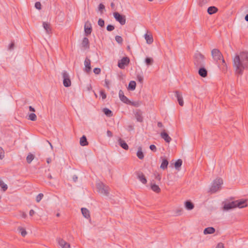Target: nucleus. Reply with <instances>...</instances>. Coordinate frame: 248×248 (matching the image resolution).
I'll return each mask as SVG.
<instances>
[{
  "label": "nucleus",
  "mask_w": 248,
  "mask_h": 248,
  "mask_svg": "<svg viewBox=\"0 0 248 248\" xmlns=\"http://www.w3.org/2000/svg\"><path fill=\"white\" fill-rule=\"evenodd\" d=\"M183 161L181 159H178L174 164V166L176 170H180V168L182 165Z\"/></svg>",
  "instance_id": "nucleus-32"
},
{
  "label": "nucleus",
  "mask_w": 248,
  "mask_h": 248,
  "mask_svg": "<svg viewBox=\"0 0 248 248\" xmlns=\"http://www.w3.org/2000/svg\"><path fill=\"white\" fill-rule=\"evenodd\" d=\"M35 7L36 9L38 10L41 9V4L40 2H36L35 3Z\"/></svg>",
  "instance_id": "nucleus-49"
},
{
  "label": "nucleus",
  "mask_w": 248,
  "mask_h": 248,
  "mask_svg": "<svg viewBox=\"0 0 248 248\" xmlns=\"http://www.w3.org/2000/svg\"><path fill=\"white\" fill-rule=\"evenodd\" d=\"M15 47V43L14 42H12L8 46L9 50L13 49Z\"/></svg>",
  "instance_id": "nucleus-52"
},
{
  "label": "nucleus",
  "mask_w": 248,
  "mask_h": 248,
  "mask_svg": "<svg viewBox=\"0 0 248 248\" xmlns=\"http://www.w3.org/2000/svg\"><path fill=\"white\" fill-rule=\"evenodd\" d=\"M80 144L82 146H84L88 145V142L87 141V138L85 136L83 135L80 139Z\"/></svg>",
  "instance_id": "nucleus-27"
},
{
  "label": "nucleus",
  "mask_w": 248,
  "mask_h": 248,
  "mask_svg": "<svg viewBox=\"0 0 248 248\" xmlns=\"http://www.w3.org/2000/svg\"><path fill=\"white\" fill-rule=\"evenodd\" d=\"M103 112L108 117H111L113 115L112 112L108 108H104Z\"/></svg>",
  "instance_id": "nucleus-33"
},
{
  "label": "nucleus",
  "mask_w": 248,
  "mask_h": 248,
  "mask_svg": "<svg viewBox=\"0 0 248 248\" xmlns=\"http://www.w3.org/2000/svg\"><path fill=\"white\" fill-rule=\"evenodd\" d=\"M185 206L187 210H192L194 208L193 203L190 201H186L185 202Z\"/></svg>",
  "instance_id": "nucleus-30"
},
{
  "label": "nucleus",
  "mask_w": 248,
  "mask_h": 248,
  "mask_svg": "<svg viewBox=\"0 0 248 248\" xmlns=\"http://www.w3.org/2000/svg\"><path fill=\"white\" fill-rule=\"evenodd\" d=\"M110 6H111V8H112V9L114 8L115 5H114V3L113 2H111V3Z\"/></svg>",
  "instance_id": "nucleus-63"
},
{
  "label": "nucleus",
  "mask_w": 248,
  "mask_h": 248,
  "mask_svg": "<svg viewBox=\"0 0 248 248\" xmlns=\"http://www.w3.org/2000/svg\"><path fill=\"white\" fill-rule=\"evenodd\" d=\"M51 162V159L50 158H47L46 159V162L49 164Z\"/></svg>",
  "instance_id": "nucleus-62"
},
{
  "label": "nucleus",
  "mask_w": 248,
  "mask_h": 248,
  "mask_svg": "<svg viewBox=\"0 0 248 248\" xmlns=\"http://www.w3.org/2000/svg\"><path fill=\"white\" fill-rule=\"evenodd\" d=\"M93 72L95 74H99L101 72V69L99 68H95L94 69H93Z\"/></svg>",
  "instance_id": "nucleus-51"
},
{
  "label": "nucleus",
  "mask_w": 248,
  "mask_h": 248,
  "mask_svg": "<svg viewBox=\"0 0 248 248\" xmlns=\"http://www.w3.org/2000/svg\"><path fill=\"white\" fill-rule=\"evenodd\" d=\"M130 62L129 58L127 57H123L121 60L119 61L118 66L121 69H124L125 66L127 65Z\"/></svg>",
  "instance_id": "nucleus-8"
},
{
  "label": "nucleus",
  "mask_w": 248,
  "mask_h": 248,
  "mask_svg": "<svg viewBox=\"0 0 248 248\" xmlns=\"http://www.w3.org/2000/svg\"><path fill=\"white\" fill-rule=\"evenodd\" d=\"M157 126L159 127H162L163 126L162 123L161 122H160L157 123Z\"/></svg>",
  "instance_id": "nucleus-58"
},
{
  "label": "nucleus",
  "mask_w": 248,
  "mask_h": 248,
  "mask_svg": "<svg viewBox=\"0 0 248 248\" xmlns=\"http://www.w3.org/2000/svg\"><path fill=\"white\" fill-rule=\"evenodd\" d=\"M96 187L98 192L106 196H108V195L109 188L108 186H105L103 183L98 184Z\"/></svg>",
  "instance_id": "nucleus-5"
},
{
  "label": "nucleus",
  "mask_w": 248,
  "mask_h": 248,
  "mask_svg": "<svg viewBox=\"0 0 248 248\" xmlns=\"http://www.w3.org/2000/svg\"><path fill=\"white\" fill-rule=\"evenodd\" d=\"M43 26L44 29L46 30V32L47 33H49L51 31V28L50 26V24L47 22H44L43 23Z\"/></svg>",
  "instance_id": "nucleus-26"
},
{
  "label": "nucleus",
  "mask_w": 248,
  "mask_h": 248,
  "mask_svg": "<svg viewBox=\"0 0 248 248\" xmlns=\"http://www.w3.org/2000/svg\"><path fill=\"white\" fill-rule=\"evenodd\" d=\"M128 102L129 103H127L126 104H129L136 107H138L140 105V103L139 101L131 102L129 100Z\"/></svg>",
  "instance_id": "nucleus-39"
},
{
  "label": "nucleus",
  "mask_w": 248,
  "mask_h": 248,
  "mask_svg": "<svg viewBox=\"0 0 248 248\" xmlns=\"http://www.w3.org/2000/svg\"><path fill=\"white\" fill-rule=\"evenodd\" d=\"M35 213V212L33 210L31 209L30 211L29 214L30 216H32Z\"/></svg>",
  "instance_id": "nucleus-57"
},
{
  "label": "nucleus",
  "mask_w": 248,
  "mask_h": 248,
  "mask_svg": "<svg viewBox=\"0 0 248 248\" xmlns=\"http://www.w3.org/2000/svg\"><path fill=\"white\" fill-rule=\"evenodd\" d=\"M233 65L235 74L241 76L244 69H248V52L243 51L236 55L233 59Z\"/></svg>",
  "instance_id": "nucleus-1"
},
{
  "label": "nucleus",
  "mask_w": 248,
  "mask_h": 248,
  "mask_svg": "<svg viewBox=\"0 0 248 248\" xmlns=\"http://www.w3.org/2000/svg\"><path fill=\"white\" fill-rule=\"evenodd\" d=\"M0 186L1 187L3 191H5L8 188L7 185L4 184L1 180H0Z\"/></svg>",
  "instance_id": "nucleus-37"
},
{
  "label": "nucleus",
  "mask_w": 248,
  "mask_h": 248,
  "mask_svg": "<svg viewBox=\"0 0 248 248\" xmlns=\"http://www.w3.org/2000/svg\"><path fill=\"white\" fill-rule=\"evenodd\" d=\"M119 96L120 100L124 103L127 104L128 102L129 99L124 95L123 91L121 90L119 91Z\"/></svg>",
  "instance_id": "nucleus-16"
},
{
  "label": "nucleus",
  "mask_w": 248,
  "mask_h": 248,
  "mask_svg": "<svg viewBox=\"0 0 248 248\" xmlns=\"http://www.w3.org/2000/svg\"><path fill=\"white\" fill-rule=\"evenodd\" d=\"M135 116L137 121L142 122L143 121L142 112L140 110H137L135 113Z\"/></svg>",
  "instance_id": "nucleus-15"
},
{
  "label": "nucleus",
  "mask_w": 248,
  "mask_h": 248,
  "mask_svg": "<svg viewBox=\"0 0 248 248\" xmlns=\"http://www.w3.org/2000/svg\"><path fill=\"white\" fill-rule=\"evenodd\" d=\"M85 34L86 36L91 34L92 31V27L91 24L89 21H87L84 25Z\"/></svg>",
  "instance_id": "nucleus-9"
},
{
  "label": "nucleus",
  "mask_w": 248,
  "mask_h": 248,
  "mask_svg": "<svg viewBox=\"0 0 248 248\" xmlns=\"http://www.w3.org/2000/svg\"><path fill=\"white\" fill-rule=\"evenodd\" d=\"M18 230L21 233V234L22 236L25 237L27 233L26 230L24 228L21 227H19L18 228Z\"/></svg>",
  "instance_id": "nucleus-36"
},
{
  "label": "nucleus",
  "mask_w": 248,
  "mask_h": 248,
  "mask_svg": "<svg viewBox=\"0 0 248 248\" xmlns=\"http://www.w3.org/2000/svg\"><path fill=\"white\" fill-rule=\"evenodd\" d=\"M82 46L84 48H89V39L87 37H84L83 39L82 43Z\"/></svg>",
  "instance_id": "nucleus-25"
},
{
  "label": "nucleus",
  "mask_w": 248,
  "mask_h": 248,
  "mask_svg": "<svg viewBox=\"0 0 248 248\" xmlns=\"http://www.w3.org/2000/svg\"><path fill=\"white\" fill-rule=\"evenodd\" d=\"M160 136L167 143H170L171 140V138L169 136L165 130H163L161 132Z\"/></svg>",
  "instance_id": "nucleus-11"
},
{
  "label": "nucleus",
  "mask_w": 248,
  "mask_h": 248,
  "mask_svg": "<svg viewBox=\"0 0 248 248\" xmlns=\"http://www.w3.org/2000/svg\"><path fill=\"white\" fill-rule=\"evenodd\" d=\"M73 179L74 182H76L78 180V177L76 175H74L73 177Z\"/></svg>",
  "instance_id": "nucleus-61"
},
{
  "label": "nucleus",
  "mask_w": 248,
  "mask_h": 248,
  "mask_svg": "<svg viewBox=\"0 0 248 248\" xmlns=\"http://www.w3.org/2000/svg\"><path fill=\"white\" fill-rule=\"evenodd\" d=\"M84 65L85 67V71L86 72H89L91 70V61L88 58H86L84 61Z\"/></svg>",
  "instance_id": "nucleus-19"
},
{
  "label": "nucleus",
  "mask_w": 248,
  "mask_h": 248,
  "mask_svg": "<svg viewBox=\"0 0 248 248\" xmlns=\"http://www.w3.org/2000/svg\"><path fill=\"white\" fill-rule=\"evenodd\" d=\"M29 110L31 111H33V112L35 111V109L33 107H32L31 106H30L29 107Z\"/></svg>",
  "instance_id": "nucleus-60"
},
{
  "label": "nucleus",
  "mask_w": 248,
  "mask_h": 248,
  "mask_svg": "<svg viewBox=\"0 0 248 248\" xmlns=\"http://www.w3.org/2000/svg\"><path fill=\"white\" fill-rule=\"evenodd\" d=\"M115 40L117 42H118L119 44H122L123 41L122 37L119 35H117L115 36Z\"/></svg>",
  "instance_id": "nucleus-42"
},
{
  "label": "nucleus",
  "mask_w": 248,
  "mask_h": 248,
  "mask_svg": "<svg viewBox=\"0 0 248 248\" xmlns=\"http://www.w3.org/2000/svg\"><path fill=\"white\" fill-rule=\"evenodd\" d=\"M34 158V156L32 154L30 153L28 156H27L26 160L27 162L30 164L31 162V161L33 160Z\"/></svg>",
  "instance_id": "nucleus-34"
},
{
  "label": "nucleus",
  "mask_w": 248,
  "mask_h": 248,
  "mask_svg": "<svg viewBox=\"0 0 248 248\" xmlns=\"http://www.w3.org/2000/svg\"><path fill=\"white\" fill-rule=\"evenodd\" d=\"M145 62L147 65H150L153 64L154 60L152 58L147 57L145 60Z\"/></svg>",
  "instance_id": "nucleus-38"
},
{
  "label": "nucleus",
  "mask_w": 248,
  "mask_h": 248,
  "mask_svg": "<svg viewBox=\"0 0 248 248\" xmlns=\"http://www.w3.org/2000/svg\"><path fill=\"white\" fill-rule=\"evenodd\" d=\"M235 207H236V204L235 203V201H233L225 203L223 206V209L225 210H229Z\"/></svg>",
  "instance_id": "nucleus-12"
},
{
  "label": "nucleus",
  "mask_w": 248,
  "mask_h": 248,
  "mask_svg": "<svg viewBox=\"0 0 248 248\" xmlns=\"http://www.w3.org/2000/svg\"><path fill=\"white\" fill-rule=\"evenodd\" d=\"M161 159H162V161L160 165V168L162 170H165L168 167L169 162L168 160L165 157H161Z\"/></svg>",
  "instance_id": "nucleus-20"
},
{
  "label": "nucleus",
  "mask_w": 248,
  "mask_h": 248,
  "mask_svg": "<svg viewBox=\"0 0 248 248\" xmlns=\"http://www.w3.org/2000/svg\"><path fill=\"white\" fill-rule=\"evenodd\" d=\"M37 117L35 114L31 113L29 114L28 119L32 121H35L36 120Z\"/></svg>",
  "instance_id": "nucleus-40"
},
{
  "label": "nucleus",
  "mask_w": 248,
  "mask_h": 248,
  "mask_svg": "<svg viewBox=\"0 0 248 248\" xmlns=\"http://www.w3.org/2000/svg\"><path fill=\"white\" fill-rule=\"evenodd\" d=\"M199 67L200 68L198 71V74L202 78L206 77L207 76V70L204 67V66H200Z\"/></svg>",
  "instance_id": "nucleus-14"
},
{
  "label": "nucleus",
  "mask_w": 248,
  "mask_h": 248,
  "mask_svg": "<svg viewBox=\"0 0 248 248\" xmlns=\"http://www.w3.org/2000/svg\"><path fill=\"white\" fill-rule=\"evenodd\" d=\"M155 178L157 179V180H158L159 181H160V179H161V176H160V175L159 174H157L155 176Z\"/></svg>",
  "instance_id": "nucleus-59"
},
{
  "label": "nucleus",
  "mask_w": 248,
  "mask_h": 248,
  "mask_svg": "<svg viewBox=\"0 0 248 248\" xmlns=\"http://www.w3.org/2000/svg\"><path fill=\"white\" fill-rule=\"evenodd\" d=\"M100 94L101 96H102L103 99H105L106 98V97H107L106 94L105 93V92L103 90H101L100 92Z\"/></svg>",
  "instance_id": "nucleus-48"
},
{
  "label": "nucleus",
  "mask_w": 248,
  "mask_h": 248,
  "mask_svg": "<svg viewBox=\"0 0 248 248\" xmlns=\"http://www.w3.org/2000/svg\"><path fill=\"white\" fill-rule=\"evenodd\" d=\"M105 86L106 87L108 88V89H109V81L106 79L105 80Z\"/></svg>",
  "instance_id": "nucleus-56"
},
{
  "label": "nucleus",
  "mask_w": 248,
  "mask_h": 248,
  "mask_svg": "<svg viewBox=\"0 0 248 248\" xmlns=\"http://www.w3.org/2000/svg\"><path fill=\"white\" fill-rule=\"evenodd\" d=\"M210 0H199V4L201 6H202L209 2Z\"/></svg>",
  "instance_id": "nucleus-41"
},
{
  "label": "nucleus",
  "mask_w": 248,
  "mask_h": 248,
  "mask_svg": "<svg viewBox=\"0 0 248 248\" xmlns=\"http://www.w3.org/2000/svg\"><path fill=\"white\" fill-rule=\"evenodd\" d=\"M212 56L214 60L217 62L221 60L223 62H225L223 59V56L220 51L218 49H213L211 51Z\"/></svg>",
  "instance_id": "nucleus-4"
},
{
  "label": "nucleus",
  "mask_w": 248,
  "mask_h": 248,
  "mask_svg": "<svg viewBox=\"0 0 248 248\" xmlns=\"http://www.w3.org/2000/svg\"><path fill=\"white\" fill-rule=\"evenodd\" d=\"M57 241L60 246H61L62 248H71L70 244L66 242L62 239L60 238H58Z\"/></svg>",
  "instance_id": "nucleus-10"
},
{
  "label": "nucleus",
  "mask_w": 248,
  "mask_h": 248,
  "mask_svg": "<svg viewBox=\"0 0 248 248\" xmlns=\"http://www.w3.org/2000/svg\"><path fill=\"white\" fill-rule=\"evenodd\" d=\"M105 7L104 5L102 3L99 4L98 6V10L101 13H103V11L105 9Z\"/></svg>",
  "instance_id": "nucleus-46"
},
{
  "label": "nucleus",
  "mask_w": 248,
  "mask_h": 248,
  "mask_svg": "<svg viewBox=\"0 0 248 248\" xmlns=\"http://www.w3.org/2000/svg\"><path fill=\"white\" fill-rule=\"evenodd\" d=\"M145 38L146 39L147 43L151 44L153 42V38L152 35H149L148 34H145Z\"/></svg>",
  "instance_id": "nucleus-29"
},
{
  "label": "nucleus",
  "mask_w": 248,
  "mask_h": 248,
  "mask_svg": "<svg viewBox=\"0 0 248 248\" xmlns=\"http://www.w3.org/2000/svg\"><path fill=\"white\" fill-rule=\"evenodd\" d=\"M137 175L139 180L143 184L147 183V180L145 176L142 172L138 171L137 172Z\"/></svg>",
  "instance_id": "nucleus-13"
},
{
  "label": "nucleus",
  "mask_w": 248,
  "mask_h": 248,
  "mask_svg": "<svg viewBox=\"0 0 248 248\" xmlns=\"http://www.w3.org/2000/svg\"><path fill=\"white\" fill-rule=\"evenodd\" d=\"M114 29V26L112 25H108L107 27V30L108 31H112Z\"/></svg>",
  "instance_id": "nucleus-47"
},
{
  "label": "nucleus",
  "mask_w": 248,
  "mask_h": 248,
  "mask_svg": "<svg viewBox=\"0 0 248 248\" xmlns=\"http://www.w3.org/2000/svg\"><path fill=\"white\" fill-rule=\"evenodd\" d=\"M150 149L153 151V152H156L157 149H156V146L155 145H151L150 146Z\"/></svg>",
  "instance_id": "nucleus-53"
},
{
  "label": "nucleus",
  "mask_w": 248,
  "mask_h": 248,
  "mask_svg": "<svg viewBox=\"0 0 248 248\" xmlns=\"http://www.w3.org/2000/svg\"><path fill=\"white\" fill-rule=\"evenodd\" d=\"M151 189L153 191L156 193H159L160 192V188L155 184H152L151 186Z\"/></svg>",
  "instance_id": "nucleus-31"
},
{
  "label": "nucleus",
  "mask_w": 248,
  "mask_h": 248,
  "mask_svg": "<svg viewBox=\"0 0 248 248\" xmlns=\"http://www.w3.org/2000/svg\"><path fill=\"white\" fill-rule=\"evenodd\" d=\"M136 86V83L134 81H131L128 85V88L131 90H134L135 89Z\"/></svg>",
  "instance_id": "nucleus-35"
},
{
  "label": "nucleus",
  "mask_w": 248,
  "mask_h": 248,
  "mask_svg": "<svg viewBox=\"0 0 248 248\" xmlns=\"http://www.w3.org/2000/svg\"><path fill=\"white\" fill-rule=\"evenodd\" d=\"M81 212L83 216L86 218L88 219L90 218V212L88 209L86 208H82Z\"/></svg>",
  "instance_id": "nucleus-22"
},
{
  "label": "nucleus",
  "mask_w": 248,
  "mask_h": 248,
  "mask_svg": "<svg viewBox=\"0 0 248 248\" xmlns=\"http://www.w3.org/2000/svg\"><path fill=\"white\" fill-rule=\"evenodd\" d=\"M235 203L236 204V207L243 208L247 206L246 201L245 200L235 201Z\"/></svg>",
  "instance_id": "nucleus-18"
},
{
  "label": "nucleus",
  "mask_w": 248,
  "mask_h": 248,
  "mask_svg": "<svg viewBox=\"0 0 248 248\" xmlns=\"http://www.w3.org/2000/svg\"><path fill=\"white\" fill-rule=\"evenodd\" d=\"M205 57L200 52H197L194 56V63L196 67L204 66Z\"/></svg>",
  "instance_id": "nucleus-2"
},
{
  "label": "nucleus",
  "mask_w": 248,
  "mask_h": 248,
  "mask_svg": "<svg viewBox=\"0 0 248 248\" xmlns=\"http://www.w3.org/2000/svg\"><path fill=\"white\" fill-rule=\"evenodd\" d=\"M224 244L222 243H219L217 244L216 248H224Z\"/></svg>",
  "instance_id": "nucleus-54"
},
{
  "label": "nucleus",
  "mask_w": 248,
  "mask_h": 248,
  "mask_svg": "<svg viewBox=\"0 0 248 248\" xmlns=\"http://www.w3.org/2000/svg\"><path fill=\"white\" fill-rule=\"evenodd\" d=\"M107 136L109 137H112L113 136L112 133L109 130L107 131Z\"/></svg>",
  "instance_id": "nucleus-55"
},
{
  "label": "nucleus",
  "mask_w": 248,
  "mask_h": 248,
  "mask_svg": "<svg viewBox=\"0 0 248 248\" xmlns=\"http://www.w3.org/2000/svg\"><path fill=\"white\" fill-rule=\"evenodd\" d=\"M62 78H63V85L68 87L71 86V82L69 76L66 71H63L62 73Z\"/></svg>",
  "instance_id": "nucleus-6"
},
{
  "label": "nucleus",
  "mask_w": 248,
  "mask_h": 248,
  "mask_svg": "<svg viewBox=\"0 0 248 248\" xmlns=\"http://www.w3.org/2000/svg\"><path fill=\"white\" fill-rule=\"evenodd\" d=\"M137 156L140 159H143L144 158V155L142 152V148L141 147H139L138 148V150L137 152Z\"/></svg>",
  "instance_id": "nucleus-28"
},
{
  "label": "nucleus",
  "mask_w": 248,
  "mask_h": 248,
  "mask_svg": "<svg viewBox=\"0 0 248 248\" xmlns=\"http://www.w3.org/2000/svg\"><path fill=\"white\" fill-rule=\"evenodd\" d=\"M175 96L177 98V100L178 101L179 104L181 106H183L184 101H183L182 94L179 93V92H178L177 91H175Z\"/></svg>",
  "instance_id": "nucleus-17"
},
{
  "label": "nucleus",
  "mask_w": 248,
  "mask_h": 248,
  "mask_svg": "<svg viewBox=\"0 0 248 248\" xmlns=\"http://www.w3.org/2000/svg\"><path fill=\"white\" fill-rule=\"evenodd\" d=\"M113 15L116 21L119 22L122 25L125 24L126 18L125 16L122 15L118 12H115Z\"/></svg>",
  "instance_id": "nucleus-7"
},
{
  "label": "nucleus",
  "mask_w": 248,
  "mask_h": 248,
  "mask_svg": "<svg viewBox=\"0 0 248 248\" xmlns=\"http://www.w3.org/2000/svg\"><path fill=\"white\" fill-rule=\"evenodd\" d=\"M218 11V9L215 6H210L207 9V13L209 15H213Z\"/></svg>",
  "instance_id": "nucleus-24"
},
{
  "label": "nucleus",
  "mask_w": 248,
  "mask_h": 248,
  "mask_svg": "<svg viewBox=\"0 0 248 248\" xmlns=\"http://www.w3.org/2000/svg\"><path fill=\"white\" fill-rule=\"evenodd\" d=\"M245 19L246 21H248V14L245 16Z\"/></svg>",
  "instance_id": "nucleus-64"
},
{
  "label": "nucleus",
  "mask_w": 248,
  "mask_h": 248,
  "mask_svg": "<svg viewBox=\"0 0 248 248\" xmlns=\"http://www.w3.org/2000/svg\"><path fill=\"white\" fill-rule=\"evenodd\" d=\"M223 181L221 178H217L215 180L211 186L210 188L209 192L211 193H214L220 189L221 186L223 184Z\"/></svg>",
  "instance_id": "nucleus-3"
},
{
  "label": "nucleus",
  "mask_w": 248,
  "mask_h": 248,
  "mask_svg": "<svg viewBox=\"0 0 248 248\" xmlns=\"http://www.w3.org/2000/svg\"><path fill=\"white\" fill-rule=\"evenodd\" d=\"M98 24L101 27H103L105 25L104 20L102 18H99L98 21Z\"/></svg>",
  "instance_id": "nucleus-45"
},
{
  "label": "nucleus",
  "mask_w": 248,
  "mask_h": 248,
  "mask_svg": "<svg viewBox=\"0 0 248 248\" xmlns=\"http://www.w3.org/2000/svg\"><path fill=\"white\" fill-rule=\"evenodd\" d=\"M44 196L43 194L40 193L39 194L36 198V201L37 202H39L41 201V200L42 199L43 197Z\"/></svg>",
  "instance_id": "nucleus-43"
},
{
  "label": "nucleus",
  "mask_w": 248,
  "mask_h": 248,
  "mask_svg": "<svg viewBox=\"0 0 248 248\" xmlns=\"http://www.w3.org/2000/svg\"><path fill=\"white\" fill-rule=\"evenodd\" d=\"M137 79L139 82L142 83L143 80V78L141 75H138L137 76Z\"/></svg>",
  "instance_id": "nucleus-50"
},
{
  "label": "nucleus",
  "mask_w": 248,
  "mask_h": 248,
  "mask_svg": "<svg viewBox=\"0 0 248 248\" xmlns=\"http://www.w3.org/2000/svg\"><path fill=\"white\" fill-rule=\"evenodd\" d=\"M118 142L120 145V146L123 148L125 150H127L128 149V146L127 144V143L125 142L124 140H122V139L120 138L118 140Z\"/></svg>",
  "instance_id": "nucleus-21"
},
{
  "label": "nucleus",
  "mask_w": 248,
  "mask_h": 248,
  "mask_svg": "<svg viewBox=\"0 0 248 248\" xmlns=\"http://www.w3.org/2000/svg\"><path fill=\"white\" fill-rule=\"evenodd\" d=\"M5 156L4 152L2 147H0V159H2Z\"/></svg>",
  "instance_id": "nucleus-44"
},
{
  "label": "nucleus",
  "mask_w": 248,
  "mask_h": 248,
  "mask_svg": "<svg viewBox=\"0 0 248 248\" xmlns=\"http://www.w3.org/2000/svg\"><path fill=\"white\" fill-rule=\"evenodd\" d=\"M215 232V229L213 227H210L205 228L203 231L204 234H213Z\"/></svg>",
  "instance_id": "nucleus-23"
}]
</instances>
